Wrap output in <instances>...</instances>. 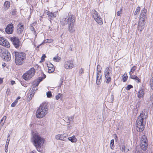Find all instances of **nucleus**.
I'll use <instances>...</instances> for the list:
<instances>
[{
  "instance_id": "f257e3e1",
  "label": "nucleus",
  "mask_w": 153,
  "mask_h": 153,
  "mask_svg": "<svg viewBox=\"0 0 153 153\" xmlns=\"http://www.w3.org/2000/svg\"><path fill=\"white\" fill-rule=\"evenodd\" d=\"M44 140L43 137L40 136L39 133L37 132L33 131L31 141L39 152H41L39 149L44 144Z\"/></svg>"
},
{
  "instance_id": "f03ea898",
  "label": "nucleus",
  "mask_w": 153,
  "mask_h": 153,
  "mask_svg": "<svg viewBox=\"0 0 153 153\" xmlns=\"http://www.w3.org/2000/svg\"><path fill=\"white\" fill-rule=\"evenodd\" d=\"M147 117V111L146 109H144L138 117L136 122V127L138 131L141 132L144 130L146 121V120L144 121V119H146Z\"/></svg>"
},
{
  "instance_id": "7ed1b4c3",
  "label": "nucleus",
  "mask_w": 153,
  "mask_h": 153,
  "mask_svg": "<svg viewBox=\"0 0 153 153\" xmlns=\"http://www.w3.org/2000/svg\"><path fill=\"white\" fill-rule=\"evenodd\" d=\"M13 55L15 56V62L16 65H22L24 63L26 58L25 53L15 51L13 53Z\"/></svg>"
},
{
  "instance_id": "20e7f679",
  "label": "nucleus",
  "mask_w": 153,
  "mask_h": 153,
  "mask_svg": "<svg viewBox=\"0 0 153 153\" xmlns=\"http://www.w3.org/2000/svg\"><path fill=\"white\" fill-rule=\"evenodd\" d=\"M48 106H39L37 109L36 116L38 118H41L44 117L48 113Z\"/></svg>"
},
{
  "instance_id": "39448f33",
  "label": "nucleus",
  "mask_w": 153,
  "mask_h": 153,
  "mask_svg": "<svg viewBox=\"0 0 153 153\" xmlns=\"http://www.w3.org/2000/svg\"><path fill=\"white\" fill-rule=\"evenodd\" d=\"M75 22V18L72 15H68L67 16H63L60 18V22L62 25L68 24L71 22Z\"/></svg>"
},
{
  "instance_id": "423d86ee",
  "label": "nucleus",
  "mask_w": 153,
  "mask_h": 153,
  "mask_svg": "<svg viewBox=\"0 0 153 153\" xmlns=\"http://www.w3.org/2000/svg\"><path fill=\"white\" fill-rule=\"evenodd\" d=\"M112 68L109 67H107L105 71L104 74L106 79L105 82L107 83H109L111 81V76L112 74Z\"/></svg>"
},
{
  "instance_id": "0eeeda50",
  "label": "nucleus",
  "mask_w": 153,
  "mask_h": 153,
  "mask_svg": "<svg viewBox=\"0 0 153 153\" xmlns=\"http://www.w3.org/2000/svg\"><path fill=\"white\" fill-rule=\"evenodd\" d=\"M35 72V69L33 68H31L26 73L23 74V77L26 80L30 79L34 76Z\"/></svg>"
},
{
  "instance_id": "6e6552de",
  "label": "nucleus",
  "mask_w": 153,
  "mask_h": 153,
  "mask_svg": "<svg viewBox=\"0 0 153 153\" xmlns=\"http://www.w3.org/2000/svg\"><path fill=\"white\" fill-rule=\"evenodd\" d=\"M93 12V17L94 19L99 25H102L103 23L102 19L100 17L98 13L95 10H94Z\"/></svg>"
},
{
  "instance_id": "1a4fd4ad",
  "label": "nucleus",
  "mask_w": 153,
  "mask_h": 153,
  "mask_svg": "<svg viewBox=\"0 0 153 153\" xmlns=\"http://www.w3.org/2000/svg\"><path fill=\"white\" fill-rule=\"evenodd\" d=\"M100 66L99 65H97L96 83L97 85H99L101 83L102 76V74L101 73V70L98 68V67Z\"/></svg>"
},
{
  "instance_id": "9d476101",
  "label": "nucleus",
  "mask_w": 153,
  "mask_h": 153,
  "mask_svg": "<svg viewBox=\"0 0 153 153\" xmlns=\"http://www.w3.org/2000/svg\"><path fill=\"white\" fill-rule=\"evenodd\" d=\"M10 40L13 44L14 46L16 48H17L20 45L21 42L19 39L18 37H12L10 38Z\"/></svg>"
},
{
  "instance_id": "9b49d317",
  "label": "nucleus",
  "mask_w": 153,
  "mask_h": 153,
  "mask_svg": "<svg viewBox=\"0 0 153 153\" xmlns=\"http://www.w3.org/2000/svg\"><path fill=\"white\" fill-rule=\"evenodd\" d=\"M46 13L48 16V17L51 23V20H53L54 18L56 17V16L57 15L56 12H55L54 13H52L49 11H47Z\"/></svg>"
},
{
  "instance_id": "f8f14e48",
  "label": "nucleus",
  "mask_w": 153,
  "mask_h": 153,
  "mask_svg": "<svg viewBox=\"0 0 153 153\" xmlns=\"http://www.w3.org/2000/svg\"><path fill=\"white\" fill-rule=\"evenodd\" d=\"M13 24L12 23L8 24L5 28V32L8 34H12L13 30Z\"/></svg>"
},
{
  "instance_id": "ddd939ff",
  "label": "nucleus",
  "mask_w": 153,
  "mask_h": 153,
  "mask_svg": "<svg viewBox=\"0 0 153 153\" xmlns=\"http://www.w3.org/2000/svg\"><path fill=\"white\" fill-rule=\"evenodd\" d=\"M1 57L4 61L7 62L10 61L11 58L10 54L7 51L4 52V53H3V56Z\"/></svg>"
},
{
  "instance_id": "4468645a",
  "label": "nucleus",
  "mask_w": 153,
  "mask_h": 153,
  "mask_svg": "<svg viewBox=\"0 0 153 153\" xmlns=\"http://www.w3.org/2000/svg\"><path fill=\"white\" fill-rule=\"evenodd\" d=\"M144 21L143 19L139 20L137 28L138 30H140V31L143 30L144 27L145 25Z\"/></svg>"
},
{
  "instance_id": "2eb2a0df",
  "label": "nucleus",
  "mask_w": 153,
  "mask_h": 153,
  "mask_svg": "<svg viewBox=\"0 0 153 153\" xmlns=\"http://www.w3.org/2000/svg\"><path fill=\"white\" fill-rule=\"evenodd\" d=\"M74 67L73 62L71 61H68L65 63L64 67L66 69H71Z\"/></svg>"
},
{
  "instance_id": "dca6fc26",
  "label": "nucleus",
  "mask_w": 153,
  "mask_h": 153,
  "mask_svg": "<svg viewBox=\"0 0 153 153\" xmlns=\"http://www.w3.org/2000/svg\"><path fill=\"white\" fill-rule=\"evenodd\" d=\"M74 22H71L68 24V29L70 33H73L75 31V29L74 26Z\"/></svg>"
},
{
  "instance_id": "f3484780",
  "label": "nucleus",
  "mask_w": 153,
  "mask_h": 153,
  "mask_svg": "<svg viewBox=\"0 0 153 153\" xmlns=\"http://www.w3.org/2000/svg\"><path fill=\"white\" fill-rule=\"evenodd\" d=\"M147 10L143 8L142 10L140 13V19H143L145 21V18L147 17Z\"/></svg>"
},
{
  "instance_id": "a211bd4d",
  "label": "nucleus",
  "mask_w": 153,
  "mask_h": 153,
  "mask_svg": "<svg viewBox=\"0 0 153 153\" xmlns=\"http://www.w3.org/2000/svg\"><path fill=\"white\" fill-rule=\"evenodd\" d=\"M24 29V25L22 23L20 22L17 26V33L21 34L23 32Z\"/></svg>"
},
{
  "instance_id": "6ab92c4d",
  "label": "nucleus",
  "mask_w": 153,
  "mask_h": 153,
  "mask_svg": "<svg viewBox=\"0 0 153 153\" xmlns=\"http://www.w3.org/2000/svg\"><path fill=\"white\" fill-rule=\"evenodd\" d=\"M148 145V142L145 143L143 142H140V145L141 149L143 151H146L147 149Z\"/></svg>"
},
{
  "instance_id": "aec40b11",
  "label": "nucleus",
  "mask_w": 153,
  "mask_h": 153,
  "mask_svg": "<svg viewBox=\"0 0 153 153\" xmlns=\"http://www.w3.org/2000/svg\"><path fill=\"white\" fill-rule=\"evenodd\" d=\"M144 88L139 89L138 94V97L139 98H140L143 97L144 94Z\"/></svg>"
},
{
  "instance_id": "412c9836",
  "label": "nucleus",
  "mask_w": 153,
  "mask_h": 153,
  "mask_svg": "<svg viewBox=\"0 0 153 153\" xmlns=\"http://www.w3.org/2000/svg\"><path fill=\"white\" fill-rule=\"evenodd\" d=\"M43 76L42 77H39L38 79L37 80V83L36 84V86H38L40 83V82H41V81L42 80L44 79L46 77V76L44 74H42Z\"/></svg>"
},
{
  "instance_id": "4be33fe9",
  "label": "nucleus",
  "mask_w": 153,
  "mask_h": 153,
  "mask_svg": "<svg viewBox=\"0 0 153 153\" xmlns=\"http://www.w3.org/2000/svg\"><path fill=\"white\" fill-rule=\"evenodd\" d=\"M130 78L134 79L137 82H140V79L136 76L134 75H131L130 76Z\"/></svg>"
},
{
  "instance_id": "5701e85b",
  "label": "nucleus",
  "mask_w": 153,
  "mask_h": 153,
  "mask_svg": "<svg viewBox=\"0 0 153 153\" xmlns=\"http://www.w3.org/2000/svg\"><path fill=\"white\" fill-rule=\"evenodd\" d=\"M36 84H34L32 86V88L30 90V93H35V92L36 91V90H37V88L36 89V88H37L38 86H36Z\"/></svg>"
},
{
  "instance_id": "b1692460",
  "label": "nucleus",
  "mask_w": 153,
  "mask_h": 153,
  "mask_svg": "<svg viewBox=\"0 0 153 153\" xmlns=\"http://www.w3.org/2000/svg\"><path fill=\"white\" fill-rule=\"evenodd\" d=\"M4 5L5 7L4 10H6L10 7V2L9 1H6L5 2Z\"/></svg>"
},
{
  "instance_id": "393cba45",
  "label": "nucleus",
  "mask_w": 153,
  "mask_h": 153,
  "mask_svg": "<svg viewBox=\"0 0 153 153\" xmlns=\"http://www.w3.org/2000/svg\"><path fill=\"white\" fill-rule=\"evenodd\" d=\"M68 135L67 134L64 133L62 134V138L61 140L67 141L68 140L67 137Z\"/></svg>"
},
{
  "instance_id": "a878e982",
  "label": "nucleus",
  "mask_w": 153,
  "mask_h": 153,
  "mask_svg": "<svg viewBox=\"0 0 153 153\" xmlns=\"http://www.w3.org/2000/svg\"><path fill=\"white\" fill-rule=\"evenodd\" d=\"M121 146H122L121 150L123 152H126L129 151V149H126V148L124 143L122 145L121 144Z\"/></svg>"
},
{
  "instance_id": "bb28decb",
  "label": "nucleus",
  "mask_w": 153,
  "mask_h": 153,
  "mask_svg": "<svg viewBox=\"0 0 153 153\" xmlns=\"http://www.w3.org/2000/svg\"><path fill=\"white\" fill-rule=\"evenodd\" d=\"M147 104H149V105H153V94L151 95L150 98L149 99Z\"/></svg>"
},
{
  "instance_id": "cd10ccee",
  "label": "nucleus",
  "mask_w": 153,
  "mask_h": 153,
  "mask_svg": "<svg viewBox=\"0 0 153 153\" xmlns=\"http://www.w3.org/2000/svg\"><path fill=\"white\" fill-rule=\"evenodd\" d=\"M68 139L72 143H75L77 141V139L74 136H73L71 137L68 138Z\"/></svg>"
},
{
  "instance_id": "c85d7f7f",
  "label": "nucleus",
  "mask_w": 153,
  "mask_h": 153,
  "mask_svg": "<svg viewBox=\"0 0 153 153\" xmlns=\"http://www.w3.org/2000/svg\"><path fill=\"white\" fill-rule=\"evenodd\" d=\"M144 142L145 143L148 142L146 137L145 135L142 136L141 137L140 142Z\"/></svg>"
},
{
  "instance_id": "c756f323",
  "label": "nucleus",
  "mask_w": 153,
  "mask_h": 153,
  "mask_svg": "<svg viewBox=\"0 0 153 153\" xmlns=\"http://www.w3.org/2000/svg\"><path fill=\"white\" fill-rule=\"evenodd\" d=\"M54 66H48V72L49 73H51L54 71Z\"/></svg>"
},
{
  "instance_id": "7c9ffc66",
  "label": "nucleus",
  "mask_w": 153,
  "mask_h": 153,
  "mask_svg": "<svg viewBox=\"0 0 153 153\" xmlns=\"http://www.w3.org/2000/svg\"><path fill=\"white\" fill-rule=\"evenodd\" d=\"M3 46H5L7 48H9L10 46V45L8 42L7 40H6L5 42H4V44Z\"/></svg>"
},
{
  "instance_id": "2f4dec72",
  "label": "nucleus",
  "mask_w": 153,
  "mask_h": 153,
  "mask_svg": "<svg viewBox=\"0 0 153 153\" xmlns=\"http://www.w3.org/2000/svg\"><path fill=\"white\" fill-rule=\"evenodd\" d=\"M30 29L32 31H33V33L35 35V38H36L37 36V34L34 27L32 25H30Z\"/></svg>"
},
{
  "instance_id": "473e14b6",
  "label": "nucleus",
  "mask_w": 153,
  "mask_h": 153,
  "mask_svg": "<svg viewBox=\"0 0 153 153\" xmlns=\"http://www.w3.org/2000/svg\"><path fill=\"white\" fill-rule=\"evenodd\" d=\"M137 67L136 66H133L131 68L130 71L129 72V74L130 75H131L134 72V71L136 69Z\"/></svg>"
},
{
  "instance_id": "72a5a7b5",
  "label": "nucleus",
  "mask_w": 153,
  "mask_h": 153,
  "mask_svg": "<svg viewBox=\"0 0 153 153\" xmlns=\"http://www.w3.org/2000/svg\"><path fill=\"white\" fill-rule=\"evenodd\" d=\"M140 7H138L136 9L134 13V15H137V14H138L140 12Z\"/></svg>"
},
{
  "instance_id": "f704fd0d",
  "label": "nucleus",
  "mask_w": 153,
  "mask_h": 153,
  "mask_svg": "<svg viewBox=\"0 0 153 153\" xmlns=\"http://www.w3.org/2000/svg\"><path fill=\"white\" fill-rule=\"evenodd\" d=\"M108 100L109 102H112L114 100L113 95H111L110 96V97H108Z\"/></svg>"
},
{
  "instance_id": "c9c22d12",
  "label": "nucleus",
  "mask_w": 153,
  "mask_h": 153,
  "mask_svg": "<svg viewBox=\"0 0 153 153\" xmlns=\"http://www.w3.org/2000/svg\"><path fill=\"white\" fill-rule=\"evenodd\" d=\"M6 39L3 37L0 38V45H3Z\"/></svg>"
},
{
  "instance_id": "e433bc0d",
  "label": "nucleus",
  "mask_w": 153,
  "mask_h": 153,
  "mask_svg": "<svg viewBox=\"0 0 153 153\" xmlns=\"http://www.w3.org/2000/svg\"><path fill=\"white\" fill-rule=\"evenodd\" d=\"M6 51V50L3 49L1 47H0V56L1 57L2 56L4 52Z\"/></svg>"
},
{
  "instance_id": "4c0bfd02",
  "label": "nucleus",
  "mask_w": 153,
  "mask_h": 153,
  "mask_svg": "<svg viewBox=\"0 0 153 153\" xmlns=\"http://www.w3.org/2000/svg\"><path fill=\"white\" fill-rule=\"evenodd\" d=\"M74 118V116H71L70 117H68V121L69 122H73V119Z\"/></svg>"
},
{
  "instance_id": "58836bf2",
  "label": "nucleus",
  "mask_w": 153,
  "mask_h": 153,
  "mask_svg": "<svg viewBox=\"0 0 153 153\" xmlns=\"http://www.w3.org/2000/svg\"><path fill=\"white\" fill-rule=\"evenodd\" d=\"M17 11L16 9H13L10 13L11 15L13 16H15L16 15Z\"/></svg>"
},
{
  "instance_id": "ea45409f",
  "label": "nucleus",
  "mask_w": 153,
  "mask_h": 153,
  "mask_svg": "<svg viewBox=\"0 0 153 153\" xmlns=\"http://www.w3.org/2000/svg\"><path fill=\"white\" fill-rule=\"evenodd\" d=\"M55 138L56 140H61L62 138V134H58L56 135L55 136Z\"/></svg>"
},
{
  "instance_id": "a19ab883",
  "label": "nucleus",
  "mask_w": 153,
  "mask_h": 153,
  "mask_svg": "<svg viewBox=\"0 0 153 153\" xmlns=\"http://www.w3.org/2000/svg\"><path fill=\"white\" fill-rule=\"evenodd\" d=\"M61 58L58 56L54 57L53 58V60L55 62H58L60 59Z\"/></svg>"
},
{
  "instance_id": "79ce46f5",
  "label": "nucleus",
  "mask_w": 153,
  "mask_h": 153,
  "mask_svg": "<svg viewBox=\"0 0 153 153\" xmlns=\"http://www.w3.org/2000/svg\"><path fill=\"white\" fill-rule=\"evenodd\" d=\"M114 144V139H112L111 140L110 146L111 149H113V147Z\"/></svg>"
},
{
  "instance_id": "37998d69",
  "label": "nucleus",
  "mask_w": 153,
  "mask_h": 153,
  "mask_svg": "<svg viewBox=\"0 0 153 153\" xmlns=\"http://www.w3.org/2000/svg\"><path fill=\"white\" fill-rule=\"evenodd\" d=\"M150 83L151 88L153 90V79H151L150 81Z\"/></svg>"
},
{
  "instance_id": "c03bdc74",
  "label": "nucleus",
  "mask_w": 153,
  "mask_h": 153,
  "mask_svg": "<svg viewBox=\"0 0 153 153\" xmlns=\"http://www.w3.org/2000/svg\"><path fill=\"white\" fill-rule=\"evenodd\" d=\"M62 95V94H59L57 95L56 96V98L57 100L60 99V98Z\"/></svg>"
},
{
  "instance_id": "a18cd8bd",
  "label": "nucleus",
  "mask_w": 153,
  "mask_h": 153,
  "mask_svg": "<svg viewBox=\"0 0 153 153\" xmlns=\"http://www.w3.org/2000/svg\"><path fill=\"white\" fill-rule=\"evenodd\" d=\"M133 88V86L131 85H127V86L126 88V90H129L131 88Z\"/></svg>"
},
{
  "instance_id": "49530a36",
  "label": "nucleus",
  "mask_w": 153,
  "mask_h": 153,
  "mask_svg": "<svg viewBox=\"0 0 153 153\" xmlns=\"http://www.w3.org/2000/svg\"><path fill=\"white\" fill-rule=\"evenodd\" d=\"M63 79L64 78L63 77H61L60 78V84H59V86L60 87V86L62 85V83L63 82Z\"/></svg>"
},
{
  "instance_id": "de8ad7c7",
  "label": "nucleus",
  "mask_w": 153,
  "mask_h": 153,
  "mask_svg": "<svg viewBox=\"0 0 153 153\" xmlns=\"http://www.w3.org/2000/svg\"><path fill=\"white\" fill-rule=\"evenodd\" d=\"M48 43V39L44 40V41L43 42H42L41 44L40 45H39L37 47V48H38L39 47V46H40V45H42V44L44 43Z\"/></svg>"
},
{
  "instance_id": "09e8293b",
  "label": "nucleus",
  "mask_w": 153,
  "mask_h": 153,
  "mask_svg": "<svg viewBox=\"0 0 153 153\" xmlns=\"http://www.w3.org/2000/svg\"><path fill=\"white\" fill-rule=\"evenodd\" d=\"M47 97H50L52 96L51 93L50 91H48L47 93Z\"/></svg>"
},
{
  "instance_id": "8fccbe9b",
  "label": "nucleus",
  "mask_w": 153,
  "mask_h": 153,
  "mask_svg": "<svg viewBox=\"0 0 153 153\" xmlns=\"http://www.w3.org/2000/svg\"><path fill=\"white\" fill-rule=\"evenodd\" d=\"M128 78V76L126 75V76H123V81L124 82H126L127 79Z\"/></svg>"
},
{
  "instance_id": "3c124183",
  "label": "nucleus",
  "mask_w": 153,
  "mask_h": 153,
  "mask_svg": "<svg viewBox=\"0 0 153 153\" xmlns=\"http://www.w3.org/2000/svg\"><path fill=\"white\" fill-rule=\"evenodd\" d=\"M46 57V56L45 54H43L42 56L41 57V61L42 62H44L45 61V58Z\"/></svg>"
},
{
  "instance_id": "603ef678",
  "label": "nucleus",
  "mask_w": 153,
  "mask_h": 153,
  "mask_svg": "<svg viewBox=\"0 0 153 153\" xmlns=\"http://www.w3.org/2000/svg\"><path fill=\"white\" fill-rule=\"evenodd\" d=\"M4 120L2 119L1 120L0 122V126H3L4 125Z\"/></svg>"
},
{
  "instance_id": "864d4df0",
  "label": "nucleus",
  "mask_w": 153,
  "mask_h": 153,
  "mask_svg": "<svg viewBox=\"0 0 153 153\" xmlns=\"http://www.w3.org/2000/svg\"><path fill=\"white\" fill-rule=\"evenodd\" d=\"M121 11H122V8H121L120 9V11H118L117 12V16H120V15L121 14Z\"/></svg>"
},
{
  "instance_id": "5fc2aeb1",
  "label": "nucleus",
  "mask_w": 153,
  "mask_h": 153,
  "mask_svg": "<svg viewBox=\"0 0 153 153\" xmlns=\"http://www.w3.org/2000/svg\"><path fill=\"white\" fill-rule=\"evenodd\" d=\"M10 140V138H8V137L7 138L6 144L5 145L6 146H8L9 142Z\"/></svg>"
},
{
  "instance_id": "6e6d98bb",
  "label": "nucleus",
  "mask_w": 153,
  "mask_h": 153,
  "mask_svg": "<svg viewBox=\"0 0 153 153\" xmlns=\"http://www.w3.org/2000/svg\"><path fill=\"white\" fill-rule=\"evenodd\" d=\"M18 101V100H17V99H16L15 101L11 104V105H15L16 104H17Z\"/></svg>"
},
{
  "instance_id": "4d7b16f0",
  "label": "nucleus",
  "mask_w": 153,
  "mask_h": 153,
  "mask_svg": "<svg viewBox=\"0 0 153 153\" xmlns=\"http://www.w3.org/2000/svg\"><path fill=\"white\" fill-rule=\"evenodd\" d=\"M34 95V93H30V95H29V98L30 99H32V98L33 97Z\"/></svg>"
},
{
  "instance_id": "13d9d810",
  "label": "nucleus",
  "mask_w": 153,
  "mask_h": 153,
  "mask_svg": "<svg viewBox=\"0 0 153 153\" xmlns=\"http://www.w3.org/2000/svg\"><path fill=\"white\" fill-rule=\"evenodd\" d=\"M79 73L80 74H82L84 73L83 69L82 68H81L79 70Z\"/></svg>"
},
{
  "instance_id": "bf43d9fd",
  "label": "nucleus",
  "mask_w": 153,
  "mask_h": 153,
  "mask_svg": "<svg viewBox=\"0 0 153 153\" xmlns=\"http://www.w3.org/2000/svg\"><path fill=\"white\" fill-rule=\"evenodd\" d=\"M8 146H6L5 145V152H8Z\"/></svg>"
},
{
  "instance_id": "052dcab7",
  "label": "nucleus",
  "mask_w": 153,
  "mask_h": 153,
  "mask_svg": "<svg viewBox=\"0 0 153 153\" xmlns=\"http://www.w3.org/2000/svg\"><path fill=\"white\" fill-rule=\"evenodd\" d=\"M47 66L48 67V66H51V67L54 66L51 63H49V64H47Z\"/></svg>"
},
{
  "instance_id": "680f3d73",
  "label": "nucleus",
  "mask_w": 153,
  "mask_h": 153,
  "mask_svg": "<svg viewBox=\"0 0 153 153\" xmlns=\"http://www.w3.org/2000/svg\"><path fill=\"white\" fill-rule=\"evenodd\" d=\"M48 43H51L52 42H53V40L52 39H48Z\"/></svg>"
},
{
  "instance_id": "e2e57ef3",
  "label": "nucleus",
  "mask_w": 153,
  "mask_h": 153,
  "mask_svg": "<svg viewBox=\"0 0 153 153\" xmlns=\"http://www.w3.org/2000/svg\"><path fill=\"white\" fill-rule=\"evenodd\" d=\"M114 139L115 140L117 141L118 140V137L117 136V135L116 134H115V136H114Z\"/></svg>"
},
{
  "instance_id": "0e129e2a",
  "label": "nucleus",
  "mask_w": 153,
  "mask_h": 153,
  "mask_svg": "<svg viewBox=\"0 0 153 153\" xmlns=\"http://www.w3.org/2000/svg\"><path fill=\"white\" fill-rule=\"evenodd\" d=\"M6 117L5 116H4L2 118V119L4 120V122H5V121L6 119Z\"/></svg>"
},
{
  "instance_id": "69168bd1",
  "label": "nucleus",
  "mask_w": 153,
  "mask_h": 153,
  "mask_svg": "<svg viewBox=\"0 0 153 153\" xmlns=\"http://www.w3.org/2000/svg\"><path fill=\"white\" fill-rule=\"evenodd\" d=\"M11 83L12 85H13L15 83V81H11Z\"/></svg>"
},
{
  "instance_id": "338daca9",
  "label": "nucleus",
  "mask_w": 153,
  "mask_h": 153,
  "mask_svg": "<svg viewBox=\"0 0 153 153\" xmlns=\"http://www.w3.org/2000/svg\"><path fill=\"white\" fill-rule=\"evenodd\" d=\"M29 96H28V97L27 98V100L28 101H30L31 100V99H30V98H29Z\"/></svg>"
},
{
  "instance_id": "774afa93",
  "label": "nucleus",
  "mask_w": 153,
  "mask_h": 153,
  "mask_svg": "<svg viewBox=\"0 0 153 153\" xmlns=\"http://www.w3.org/2000/svg\"><path fill=\"white\" fill-rule=\"evenodd\" d=\"M35 151L33 150V151H31L30 152V153H35Z\"/></svg>"
}]
</instances>
